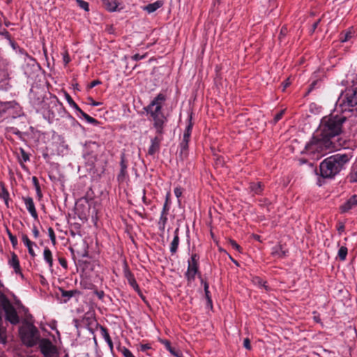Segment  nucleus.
I'll return each instance as SVG.
<instances>
[{
  "mask_svg": "<svg viewBox=\"0 0 357 357\" xmlns=\"http://www.w3.org/2000/svg\"><path fill=\"white\" fill-rule=\"evenodd\" d=\"M347 119L344 114H331L324 116L311 141L306 144L305 151L324 155L328 151L349 148L350 139L341 136Z\"/></svg>",
  "mask_w": 357,
  "mask_h": 357,
  "instance_id": "nucleus-1",
  "label": "nucleus"
},
{
  "mask_svg": "<svg viewBox=\"0 0 357 357\" xmlns=\"http://www.w3.org/2000/svg\"><path fill=\"white\" fill-rule=\"evenodd\" d=\"M353 155L351 152L347 153H336L322 160L319 167L316 169V174L319 175L317 183L319 186L322 185L323 179H333L342 170L346 169L347 165L351 160Z\"/></svg>",
  "mask_w": 357,
  "mask_h": 357,
  "instance_id": "nucleus-2",
  "label": "nucleus"
},
{
  "mask_svg": "<svg viewBox=\"0 0 357 357\" xmlns=\"http://www.w3.org/2000/svg\"><path fill=\"white\" fill-rule=\"evenodd\" d=\"M20 334L23 342L29 347L33 346L38 338V331L37 328L31 324L20 328Z\"/></svg>",
  "mask_w": 357,
  "mask_h": 357,
  "instance_id": "nucleus-3",
  "label": "nucleus"
},
{
  "mask_svg": "<svg viewBox=\"0 0 357 357\" xmlns=\"http://www.w3.org/2000/svg\"><path fill=\"white\" fill-rule=\"evenodd\" d=\"M167 100V95L163 93H159L144 109L146 114H163L162 107Z\"/></svg>",
  "mask_w": 357,
  "mask_h": 357,
  "instance_id": "nucleus-4",
  "label": "nucleus"
},
{
  "mask_svg": "<svg viewBox=\"0 0 357 357\" xmlns=\"http://www.w3.org/2000/svg\"><path fill=\"white\" fill-rule=\"evenodd\" d=\"M167 100V95L163 93H159L144 109L146 114H163L162 107Z\"/></svg>",
  "mask_w": 357,
  "mask_h": 357,
  "instance_id": "nucleus-5",
  "label": "nucleus"
},
{
  "mask_svg": "<svg viewBox=\"0 0 357 357\" xmlns=\"http://www.w3.org/2000/svg\"><path fill=\"white\" fill-rule=\"evenodd\" d=\"M192 130V123L191 122V119H190L189 123L184 130L183 138L179 144V155L182 158H185L188 155L189 142L190 140Z\"/></svg>",
  "mask_w": 357,
  "mask_h": 357,
  "instance_id": "nucleus-6",
  "label": "nucleus"
},
{
  "mask_svg": "<svg viewBox=\"0 0 357 357\" xmlns=\"http://www.w3.org/2000/svg\"><path fill=\"white\" fill-rule=\"evenodd\" d=\"M148 119L152 122L153 128L156 132L164 133V128L167 122V117L165 114H146Z\"/></svg>",
  "mask_w": 357,
  "mask_h": 357,
  "instance_id": "nucleus-7",
  "label": "nucleus"
},
{
  "mask_svg": "<svg viewBox=\"0 0 357 357\" xmlns=\"http://www.w3.org/2000/svg\"><path fill=\"white\" fill-rule=\"evenodd\" d=\"M148 119L152 122L153 128L156 132L164 133V128L167 122V117L165 114H146Z\"/></svg>",
  "mask_w": 357,
  "mask_h": 357,
  "instance_id": "nucleus-8",
  "label": "nucleus"
},
{
  "mask_svg": "<svg viewBox=\"0 0 357 357\" xmlns=\"http://www.w3.org/2000/svg\"><path fill=\"white\" fill-rule=\"evenodd\" d=\"M40 349L45 357H58L56 347L49 340H43L40 344Z\"/></svg>",
  "mask_w": 357,
  "mask_h": 357,
  "instance_id": "nucleus-9",
  "label": "nucleus"
},
{
  "mask_svg": "<svg viewBox=\"0 0 357 357\" xmlns=\"http://www.w3.org/2000/svg\"><path fill=\"white\" fill-rule=\"evenodd\" d=\"M341 105L344 107V110L357 105V87L347 91Z\"/></svg>",
  "mask_w": 357,
  "mask_h": 357,
  "instance_id": "nucleus-10",
  "label": "nucleus"
},
{
  "mask_svg": "<svg viewBox=\"0 0 357 357\" xmlns=\"http://www.w3.org/2000/svg\"><path fill=\"white\" fill-rule=\"evenodd\" d=\"M163 134L155 132V136L151 139V145L148 149L149 155H154L156 153L159 152L160 144L163 140Z\"/></svg>",
  "mask_w": 357,
  "mask_h": 357,
  "instance_id": "nucleus-11",
  "label": "nucleus"
},
{
  "mask_svg": "<svg viewBox=\"0 0 357 357\" xmlns=\"http://www.w3.org/2000/svg\"><path fill=\"white\" fill-rule=\"evenodd\" d=\"M128 161L125 158V155L123 154L121 157L120 161V172L117 175V181L119 183H122L129 178V175L127 171L128 169Z\"/></svg>",
  "mask_w": 357,
  "mask_h": 357,
  "instance_id": "nucleus-12",
  "label": "nucleus"
},
{
  "mask_svg": "<svg viewBox=\"0 0 357 357\" xmlns=\"http://www.w3.org/2000/svg\"><path fill=\"white\" fill-rule=\"evenodd\" d=\"M248 189L250 192L255 195H261L264 190V185L261 182H250Z\"/></svg>",
  "mask_w": 357,
  "mask_h": 357,
  "instance_id": "nucleus-13",
  "label": "nucleus"
},
{
  "mask_svg": "<svg viewBox=\"0 0 357 357\" xmlns=\"http://www.w3.org/2000/svg\"><path fill=\"white\" fill-rule=\"evenodd\" d=\"M22 199L25 204L27 211L30 213L31 215L36 219L38 218V213L35 207V204L31 197H22Z\"/></svg>",
  "mask_w": 357,
  "mask_h": 357,
  "instance_id": "nucleus-14",
  "label": "nucleus"
},
{
  "mask_svg": "<svg viewBox=\"0 0 357 357\" xmlns=\"http://www.w3.org/2000/svg\"><path fill=\"white\" fill-rule=\"evenodd\" d=\"M199 256L197 253L192 254L190 258L188 261V269L190 271H192L193 272L199 271Z\"/></svg>",
  "mask_w": 357,
  "mask_h": 357,
  "instance_id": "nucleus-15",
  "label": "nucleus"
},
{
  "mask_svg": "<svg viewBox=\"0 0 357 357\" xmlns=\"http://www.w3.org/2000/svg\"><path fill=\"white\" fill-rule=\"evenodd\" d=\"M356 205H357V195H354L340 206L341 212L342 213L348 212L350 209L353 208Z\"/></svg>",
  "mask_w": 357,
  "mask_h": 357,
  "instance_id": "nucleus-16",
  "label": "nucleus"
},
{
  "mask_svg": "<svg viewBox=\"0 0 357 357\" xmlns=\"http://www.w3.org/2000/svg\"><path fill=\"white\" fill-rule=\"evenodd\" d=\"M124 276L127 279L128 284L135 289L139 290V285L135 278L133 273L129 270L126 266L124 268Z\"/></svg>",
  "mask_w": 357,
  "mask_h": 357,
  "instance_id": "nucleus-17",
  "label": "nucleus"
},
{
  "mask_svg": "<svg viewBox=\"0 0 357 357\" xmlns=\"http://www.w3.org/2000/svg\"><path fill=\"white\" fill-rule=\"evenodd\" d=\"M199 279L201 281V284L204 287L205 298H206V302H207V307H208L210 308H213V301H212L211 292L209 291V284H208V282H206V280H204L202 278V277H199Z\"/></svg>",
  "mask_w": 357,
  "mask_h": 357,
  "instance_id": "nucleus-18",
  "label": "nucleus"
},
{
  "mask_svg": "<svg viewBox=\"0 0 357 357\" xmlns=\"http://www.w3.org/2000/svg\"><path fill=\"white\" fill-rule=\"evenodd\" d=\"M287 253L288 250L284 249L282 245H277L272 248L271 255L275 258H284Z\"/></svg>",
  "mask_w": 357,
  "mask_h": 357,
  "instance_id": "nucleus-19",
  "label": "nucleus"
},
{
  "mask_svg": "<svg viewBox=\"0 0 357 357\" xmlns=\"http://www.w3.org/2000/svg\"><path fill=\"white\" fill-rule=\"evenodd\" d=\"M165 347V349L174 356L175 357H182V353L176 349L175 347H173L171 345V342L167 340H160V341Z\"/></svg>",
  "mask_w": 357,
  "mask_h": 357,
  "instance_id": "nucleus-20",
  "label": "nucleus"
},
{
  "mask_svg": "<svg viewBox=\"0 0 357 357\" xmlns=\"http://www.w3.org/2000/svg\"><path fill=\"white\" fill-rule=\"evenodd\" d=\"M179 229L176 228L174 232V238L170 244V252L171 253L175 254L177 252L179 245V236H178Z\"/></svg>",
  "mask_w": 357,
  "mask_h": 357,
  "instance_id": "nucleus-21",
  "label": "nucleus"
},
{
  "mask_svg": "<svg viewBox=\"0 0 357 357\" xmlns=\"http://www.w3.org/2000/svg\"><path fill=\"white\" fill-rule=\"evenodd\" d=\"M8 264L14 268L16 273L21 272L18 257L15 252L11 253V258L9 259Z\"/></svg>",
  "mask_w": 357,
  "mask_h": 357,
  "instance_id": "nucleus-22",
  "label": "nucleus"
},
{
  "mask_svg": "<svg viewBox=\"0 0 357 357\" xmlns=\"http://www.w3.org/2000/svg\"><path fill=\"white\" fill-rule=\"evenodd\" d=\"M22 240L24 245L27 248L29 255L34 257L36 253L33 249V245H36V243L32 242L26 234L22 235Z\"/></svg>",
  "mask_w": 357,
  "mask_h": 357,
  "instance_id": "nucleus-23",
  "label": "nucleus"
},
{
  "mask_svg": "<svg viewBox=\"0 0 357 357\" xmlns=\"http://www.w3.org/2000/svg\"><path fill=\"white\" fill-rule=\"evenodd\" d=\"M163 5L162 1H156L154 3H149L147 6L144 7V10L147 11L149 13H152L157 10L158 8L162 7Z\"/></svg>",
  "mask_w": 357,
  "mask_h": 357,
  "instance_id": "nucleus-24",
  "label": "nucleus"
},
{
  "mask_svg": "<svg viewBox=\"0 0 357 357\" xmlns=\"http://www.w3.org/2000/svg\"><path fill=\"white\" fill-rule=\"evenodd\" d=\"M43 257L44 260L48 264L50 268H52L53 266V257L52 251L47 247L44 249Z\"/></svg>",
  "mask_w": 357,
  "mask_h": 357,
  "instance_id": "nucleus-25",
  "label": "nucleus"
},
{
  "mask_svg": "<svg viewBox=\"0 0 357 357\" xmlns=\"http://www.w3.org/2000/svg\"><path fill=\"white\" fill-rule=\"evenodd\" d=\"M198 275V277H202L200 272H193L192 271L187 270L185 273V278L187 280L188 285H190V284L195 280V276Z\"/></svg>",
  "mask_w": 357,
  "mask_h": 357,
  "instance_id": "nucleus-26",
  "label": "nucleus"
},
{
  "mask_svg": "<svg viewBox=\"0 0 357 357\" xmlns=\"http://www.w3.org/2000/svg\"><path fill=\"white\" fill-rule=\"evenodd\" d=\"M100 333H101V335L102 336V337L105 339V340L107 342V343L109 346V347L111 349H112L113 343H112V339L109 336V334L108 333V330L105 327L100 326Z\"/></svg>",
  "mask_w": 357,
  "mask_h": 357,
  "instance_id": "nucleus-27",
  "label": "nucleus"
},
{
  "mask_svg": "<svg viewBox=\"0 0 357 357\" xmlns=\"http://www.w3.org/2000/svg\"><path fill=\"white\" fill-rule=\"evenodd\" d=\"M105 8L109 11H114L117 8V3L114 0H103Z\"/></svg>",
  "mask_w": 357,
  "mask_h": 357,
  "instance_id": "nucleus-28",
  "label": "nucleus"
},
{
  "mask_svg": "<svg viewBox=\"0 0 357 357\" xmlns=\"http://www.w3.org/2000/svg\"><path fill=\"white\" fill-rule=\"evenodd\" d=\"M348 254V249L346 246H341L339 248L338 252H337V257L339 259L342 261H344L347 259V256Z\"/></svg>",
  "mask_w": 357,
  "mask_h": 357,
  "instance_id": "nucleus-29",
  "label": "nucleus"
},
{
  "mask_svg": "<svg viewBox=\"0 0 357 357\" xmlns=\"http://www.w3.org/2000/svg\"><path fill=\"white\" fill-rule=\"evenodd\" d=\"M167 215L165 213H161L159 221H158V227L159 229L162 231H164L165 225L167 222Z\"/></svg>",
  "mask_w": 357,
  "mask_h": 357,
  "instance_id": "nucleus-30",
  "label": "nucleus"
},
{
  "mask_svg": "<svg viewBox=\"0 0 357 357\" xmlns=\"http://www.w3.org/2000/svg\"><path fill=\"white\" fill-rule=\"evenodd\" d=\"M14 102H0V114L6 113L7 109L14 107Z\"/></svg>",
  "mask_w": 357,
  "mask_h": 357,
  "instance_id": "nucleus-31",
  "label": "nucleus"
},
{
  "mask_svg": "<svg viewBox=\"0 0 357 357\" xmlns=\"http://www.w3.org/2000/svg\"><path fill=\"white\" fill-rule=\"evenodd\" d=\"M0 186L1 188V191L0 192V198L3 199H9L10 195L8 191L5 187V184L3 182H0Z\"/></svg>",
  "mask_w": 357,
  "mask_h": 357,
  "instance_id": "nucleus-32",
  "label": "nucleus"
},
{
  "mask_svg": "<svg viewBox=\"0 0 357 357\" xmlns=\"http://www.w3.org/2000/svg\"><path fill=\"white\" fill-rule=\"evenodd\" d=\"M76 291H66L61 289V296L64 298L63 301L67 302L71 297H73Z\"/></svg>",
  "mask_w": 357,
  "mask_h": 357,
  "instance_id": "nucleus-33",
  "label": "nucleus"
},
{
  "mask_svg": "<svg viewBox=\"0 0 357 357\" xmlns=\"http://www.w3.org/2000/svg\"><path fill=\"white\" fill-rule=\"evenodd\" d=\"M252 282L255 284L259 286V287H264L266 290L268 289V286L266 284V282L263 280L259 277H255L252 280Z\"/></svg>",
  "mask_w": 357,
  "mask_h": 357,
  "instance_id": "nucleus-34",
  "label": "nucleus"
},
{
  "mask_svg": "<svg viewBox=\"0 0 357 357\" xmlns=\"http://www.w3.org/2000/svg\"><path fill=\"white\" fill-rule=\"evenodd\" d=\"M347 179L350 183H356L357 182V170L352 168L350 173L347 176Z\"/></svg>",
  "mask_w": 357,
  "mask_h": 357,
  "instance_id": "nucleus-35",
  "label": "nucleus"
},
{
  "mask_svg": "<svg viewBox=\"0 0 357 357\" xmlns=\"http://www.w3.org/2000/svg\"><path fill=\"white\" fill-rule=\"evenodd\" d=\"M6 233L9 237V239L11 242L13 247L15 248L18 243L17 237L11 233L8 228H6Z\"/></svg>",
  "mask_w": 357,
  "mask_h": 357,
  "instance_id": "nucleus-36",
  "label": "nucleus"
},
{
  "mask_svg": "<svg viewBox=\"0 0 357 357\" xmlns=\"http://www.w3.org/2000/svg\"><path fill=\"white\" fill-rule=\"evenodd\" d=\"M118 350L123 355L124 357H135L132 353L125 347L119 346Z\"/></svg>",
  "mask_w": 357,
  "mask_h": 357,
  "instance_id": "nucleus-37",
  "label": "nucleus"
},
{
  "mask_svg": "<svg viewBox=\"0 0 357 357\" xmlns=\"http://www.w3.org/2000/svg\"><path fill=\"white\" fill-rule=\"evenodd\" d=\"M66 99L70 106L74 108L76 111L79 108L78 105L73 100L72 97L68 93H66Z\"/></svg>",
  "mask_w": 357,
  "mask_h": 357,
  "instance_id": "nucleus-38",
  "label": "nucleus"
},
{
  "mask_svg": "<svg viewBox=\"0 0 357 357\" xmlns=\"http://www.w3.org/2000/svg\"><path fill=\"white\" fill-rule=\"evenodd\" d=\"M169 208V194H167L161 213L168 214Z\"/></svg>",
  "mask_w": 357,
  "mask_h": 357,
  "instance_id": "nucleus-39",
  "label": "nucleus"
},
{
  "mask_svg": "<svg viewBox=\"0 0 357 357\" xmlns=\"http://www.w3.org/2000/svg\"><path fill=\"white\" fill-rule=\"evenodd\" d=\"M32 181H33V185L35 186L36 190L37 192V195H38V197H40L42 196V193H41V190H40V184H39V182H38V180L37 178V177L33 176L32 177Z\"/></svg>",
  "mask_w": 357,
  "mask_h": 357,
  "instance_id": "nucleus-40",
  "label": "nucleus"
},
{
  "mask_svg": "<svg viewBox=\"0 0 357 357\" xmlns=\"http://www.w3.org/2000/svg\"><path fill=\"white\" fill-rule=\"evenodd\" d=\"M77 6L82 8L84 9L85 11L89 10V3L84 1V0H76Z\"/></svg>",
  "mask_w": 357,
  "mask_h": 357,
  "instance_id": "nucleus-41",
  "label": "nucleus"
},
{
  "mask_svg": "<svg viewBox=\"0 0 357 357\" xmlns=\"http://www.w3.org/2000/svg\"><path fill=\"white\" fill-rule=\"evenodd\" d=\"M352 36V33L351 32H347L345 33H342L340 37V40L342 43H344L348 41Z\"/></svg>",
  "mask_w": 357,
  "mask_h": 357,
  "instance_id": "nucleus-42",
  "label": "nucleus"
},
{
  "mask_svg": "<svg viewBox=\"0 0 357 357\" xmlns=\"http://www.w3.org/2000/svg\"><path fill=\"white\" fill-rule=\"evenodd\" d=\"M48 234L51 239V241L54 245L56 243V236L54 229L52 227L48 228Z\"/></svg>",
  "mask_w": 357,
  "mask_h": 357,
  "instance_id": "nucleus-43",
  "label": "nucleus"
},
{
  "mask_svg": "<svg viewBox=\"0 0 357 357\" xmlns=\"http://www.w3.org/2000/svg\"><path fill=\"white\" fill-rule=\"evenodd\" d=\"M229 243L233 249L241 252V247L234 240L230 239Z\"/></svg>",
  "mask_w": 357,
  "mask_h": 357,
  "instance_id": "nucleus-44",
  "label": "nucleus"
},
{
  "mask_svg": "<svg viewBox=\"0 0 357 357\" xmlns=\"http://www.w3.org/2000/svg\"><path fill=\"white\" fill-rule=\"evenodd\" d=\"M336 228H337V230L339 234L341 235L344 231V229H345L344 223L339 221L337 224Z\"/></svg>",
  "mask_w": 357,
  "mask_h": 357,
  "instance_id": "nucleus-45",
  "label": "nucleus"
},
{
  "mask_svg": "<svg viewBox=\"0 0 357 357\" xmlns=\"http://www.w3.org/2000/svg\"><path fill=\"white\" fill-rule=\"evenodd\" d=\"M20 154H21V157L22 158V160L24 162H27L29 160V154L27 153L22 148H20Z\"/></svg>",
  "mask_w": 357,
  "mask_h": 357,
  "instance_id": "nucleus-46",
  "label": "nucleus"
},
{
  "mask_svg": "<svg viewBox=\"0 0 357 357\" xmlns=\"http://www.w3.org/2000/svg\"><path fill=\"white\" fill-rule=\"evenodd\" d=\"M88 123H91V124H93V125H95V126H98L99 124V122L98 120H96V119L90 116L89 114L88 116L84 119Z\"/></svg>",
  "mask_w": 357,
  "mask_h": 357,
  "instance_id": "nucleus-47",
  "label": "nucleus"
},
{
  "mask_svg": "<svg viewBox=\"0 0 357 357\" xmlns=\"http://www.w3.org/2000/svg\"><path fill=\"white\" fill-rule=\"evenodd\" d=\"M146 54H144L143 55H140L139 54H135L131 56V59L133 61H139V60L146 58Z\"/></svg>",
  "mask_w": 357,
  "mask_h": 357,
  "instance_id": "nucleus-48",
  "label": "nucleus"
},
{
  "mask_svg": "<svg viewBox=\"0 0 357 357\" xmlns=\"http://www.w3.org/2000/svg\"><path fill=\"white\" fill-rule=\"evenodd\" d=\"M243 347L248 349V350H251L252 349V347H251V344H250V340L249 338H245L243 340Z\"/></svg>",
  "mask_w": 357,
  "mask_h": 357,
  "instance_id": "nucleus-49",
  "label": "nucleus"
},
{
  "mask_svg": "<svg viewBox=\"0 0 357 357\" xmlns=\"http://www.w3.org/2000/svg\"><path fill=\"white\" fill-rule=\"evenodd\" d=\"M174 195L177 198H179L183 193V190L181 187H176L174 190Z\"/></svg>",
  "mask_w": 357,
  "mask_h": 357,
  "instance_id": "nucleus-50",
  "label": "nucleus"
},
{
  "mask_svg": "<svg viewBox=\"0 0 357 357\" xmlns=\"http://www.w3.org/2000/svg\"><path fill=\"white\" fill-rule=\"evenodd\" d=\"M58 260H59V264H61V266L63 268H64L66 269L68 268L67 261H66V259L65 258H63V257H59Z\"/></svg>",
  "mask_w": 357,
  "mask_h": 357,
  "instance_id": "nucleus-51",
  "label": "nucleus"
},
{
  "mask_svg": "<svg viewBox=\"0 0 357 357\" xmlns=\"http://www.w3.org/2000/svg\"><path fill=\"white\" fill-rule=\"evenodd\" d=\"M321 20V19H319L312 24V28L310 30V32L311 34L315 31V30L317 29V26H319Z\"/></svg>",
  "mask_w": 357,
  "mask_h": 357,
  "instance_id": "nucleus-52",
  "label": "nucleus"
},
{
  "mask_svg": "<svg viewBox=\"0 0 357 357\" xmlns=\"http://www.w3.org/2000/svg\"><path fill=\"white\" fill-rule=\"evenodd\" d=\"M87 100H88V101H89V105H93V106H98V105H102V102H96V101H95V100L93 99V98H91V97H89Z\"/></svg>",
  "mask_w": 357,
  "mask_h": 357,
  "instance_id": "nucleus-53",
  "label": "nucleus"
},
{
  "mask_svg": "<svg viewBox=\"0 0 357 357\" xmlns=\"http://www.w3.org/2000/svg\"><path fill=\"white\" fill-rule=\"evenodd\" d=\"M0 36H3L6 39H7L8 40H10L11 38V36L10 34L9 33V32L4 29L3 31H1L0 32Z\"/></svg>",
  "mask_w": 357,
  "mask_h": 357,
  "instance_id": "nucleus-54",
  "label": "nucleus"
},
{
  "mask_svg": "<svg viewBox=\"0 0 357 357\" xmlns=\"http://www.w3.org/2000/svg\"><path fill=\"white\" fill-rule=\"evenodd\" d=\"M93 293L100 300H102L105 296V292L103 291L95 290Z\"/></svg>",
  "mask_w": 357,
  "mask_h": 357,
  "instance_id": "nucleus-55",
  "label": "nucleus"
},
{
  "mask_svg": "<svg viewBox=\"0 0 357 357\" xmlns=\"http://www.w3.org/2000/svg\"><path fill=\"white\" fill-rule=\"evenodd\" d=\"M101 84V82H100V80H98V79L93 80V81H92V82H91L89 85H88V88H89V89H92V88L95 87L96 86H97V85H98V84Z\"/></svg>",
  "mask_w": 357,
  "mask_h": 357,
  "instance_id": "nucleus-56",
  "label": "nucleus"
},
{
  "mask_svg": "<svg viewBox=\"0 0 357 357\" xmlns=\"http://www.w3.org/2000/svg\"><path fill=\"white\" fill-rule=\"evenodd\" d=\"M151 347V345L149 344H142L140 345V351H146L147 350L150 349Z\"/></svg>",
  "mask_w": 357,
  "mask_h": 357,
  "instance_id": "nucleus-57",
  "label": "nucleus"
},
{
  "mask_svg": "<svg viewBox=\"0 0 357 357\" xmlns=\"http://www.w3.org/2000/svg\"><path fill=\"white\" fill-rule=\"evenodd\" d=\"M284 114V111H280V112L277 113L274 116V121L275 122H278L280 121Z\"/></svg>",
  "mask_w": 357,
  "mask_h": 357,
  "instance_id": "nucleus-58",
  "label": "nucleus"
},
{
  "mask_svg": "<svg viewBox=\"0 0 357 357\" xmlns=\"http://www.w3.org/2000/svg\"><path fill=\"white\" fill-rule=\"evenodd\" d=\"M77 112L79 113V114H77L79 117H83L85 119L88 116V114L82 111L80 107L77 110Z\"/></svg>",
  "mask_w": 357,
  "mask_h": 357,
  "instance_id": "nucleus-59",
  "label": "nucleus"
},
{
  "mask_svg": "<svg viewBox=\"0 0 357 357\" xmlns=\"http://www.w3.org/2000/svg\"><path fill=\"white\" fill-rule=\"evenodd\" d=\"M8 41L13 49L16 50L17 47H18L17 44L12 38L8 40Z\"/></svg>",
  "mask_w": 357,
  "mask_h": 357,
  "instance_id": "nucleus-60",
  "label": "nucleus"
},
{
  "mask_svg": "<svg viewBox=\"0 0 357 357\" xmlns=\"http://www.w3.org/2000/svg\"><path fill=\"white\" fill-rule=\"evenodd\" d=\"M33 234L35 238H38L39 236V231L36 226L33 227Z\"/></svg>",
  "mask_w": 357,
  "mask_h": 357,
  "instance_id": "nucleus-61",
  "label": "nucleus"
},
{
  "mask_svg": "<svg viewBox=\"0 0 357 357\" xmlns=\"http://www.w3.org/2000/svg\"><path fill=\"white\" fill-rule=\"evenodd\" d=\"M290 84V82H289L288 79L286 80L284 83H283V91L285 90V89Z\"/></svg>",
  "mask_w": 357,
  "mask_h": 357,
  "instance_id": "nucleus-62",
  "label": "nucleus"
},
{
  "mask_svg": "<svg viewBox=\"0 0 357 357\" xmlns=\"http://www.w3.org/2000/svg\"><path fill=\"white\" fill-rule=\"evenodd\" d=\"M3 201H4L5 205L8 208L9 207V203H8L9 199H3Z\"/></svg>",
  "mask_w": 357,
  "mask_h": 357,
  "instance_id": "nucleus-63",
  "label": "nucleus"
},
{
  "mask_svg": "<svg viewBox=\"0 0 357 357\" xmlns=\"http://www.w3.org/2000/svg\"><path fill=\"white\" fill-rule=\"evenodd\" d=\"M231 260L237 266H238V263L236 260L234 259L231 256L229 257Z\"/></svg>",
  "mask_w": 357,
  "mask_h": 357,
  "instance_id": "nucleus-64",
  "label": "nucleus"
}]
</instances>
